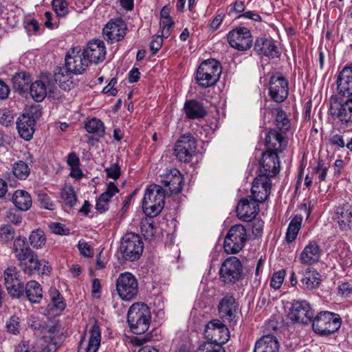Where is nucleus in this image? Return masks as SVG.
<instances>
[{"instance_id":"c756f323","label":"nucleus","mask_w":352,"mask_h":352,"mask_svg":"<svg viewBox=\"0 0 352 352\" xmlns=\"http://www.w3.org/2000/svg\"><path fill=\"white\" fill-rule=\"evenodd\" d=\"M300 283L303 289H316L321 283L320 274L316 270L309 267L303 272Z\"/></svg>"},{"instance_id":"1a4fd4ad","label":"nucleus","mask_w":352,"mask_h":352,"mask_svg":"<svg viewBox=\"0 0 352 352\" xmlns=\"http://www.w3.org/2000/svg\"><path fill=\"white\" fill-rule=\"evenodd\" d=\"M247 241V231L241 224L232 226L224 239L223 248L228 254H236L245 246Z\"/></svg>"},{"instance_id":"a211bd4d","label":"nucleus","mask_w":352,"mask_h":352,"mask_svg":"<svg viewBox=\"0 0 352 352\" xmlns=\"http://www.w3.org/2000/svg\"><path fill=\"white\" fill-rule=\"evenodd\" d=\"M271 186L270 179L265 176H257L251 188L252 199L257 204L263 202L270 194Z\"/></svg>"},{"instance_id":"7c9ffc66","label":"nucleus","mask_w":352,"mask_h":352,"mask_svg":"<svg viewBox=\"0 0 352 352\" xmlns=\"http://www.w3.org/2000/svg\"><path fill=\"white\" fill-rule=\"evenodd\" d=\"M265 146L267 151L278 153L286 147L287 142L283 133H266Z\"/></svg>"},{"instance_id":"cd10ccee","label":"nucleus","mask_w":352,"mask_h":352,"mask_svg":"<svg viewBox=\"0 0 352 352\" xmlns=\"http://www.w3.org/2000/svg\"><path fill=\"white\" fill-rule=\"evenodd\" d=\"M279 342L277 338L267 335L260 338L255 344L254 352H278Z\"/></svg>"},{"instance_id":"20e7f679","label":"nucleus","mask_w":352,"mask_h":352,"mask_svg":"<svg viewBox=\"0 0 352 352\" xmlns=\"http://www.w3.org/2000/svg\"><path fill=\"white\" fill-rule=\"evenodd\" d=\"M221 74L220 63L215 59L204 60L196 73V81L199 87L206 89L214 86Z\"/></svg>"},{"instance_id":"e433bc0d","label":"nucleus","mask_w":352,"mask_h":352,"mask_svg":"<svg viewBox=\"0 0 352 352\" xmlns=\"http://www.w3.org/2000/svg\"><path fill=\"white\" fill-rule=\"evenodd\" d=\"M275 124L279 132H287L295 129L294 123L288 118L286 112L280 108L276 109Z\"/></svg>"},{"instance_id":"f3484780","label":"nucleus","mask_w":352,"mask_h":352,"mask_svg":"<svg viewBox=\"0 0 352 352\" xmlns=\"http://www.w3.org/2000/svg\"><path fill=\"white\" fill-rule=\"evenodd\" d=\"M82 54L89 63L98 64L103 61L106 55V47L104 42L99 39L89 41L82 50Z\"/></svg>"},{"instance_id":"412c9836","label":"nucleus","mask_w":352,"mask_h":352,"mask_svg":"<svg viewBox=\"0 0 352 352\" xmlns=\"http://www.w3.org/2000/svg\"><path fill=\"white\" fill-rule=\"evenodd\" d=\"M90 337L86 342L85 334L81 336L78 351V352H96L101 341V333L99 325L95 322L89 331Z\"/></svg>"},{"instance_id":"774afa93","label":"nucleus","mask_w":352,"mask_h":352,"mask_svg":"<svg viewBox=\"0 0 352 352\" xmlns=\"http://www.w3.org/2000/svg\"><path fill=\"white\" fill-rule=\"evenodd\" d=\"M264 222L259 219H253L252 222V232L256 236H259L263 233Z\"/></svg>"},{"instance_id":"a18cd8bd","label":"nucleus","mask_w":352,"mask_h":352,"mask_svg":"<svg viewBox=\"0 0 352 352\" xmlns=\"http://www.w3.org/2000/svg\"><path fill=\"white\" fill-rule=\"evenodd\" d=\"M30 346L32 352H52L48 341L43 337L38 338L30 343Z\"/></svg>"},{"instance_id":"c85d7f7f","label":"nucleus","mask_w":352,"mask_h":352,"mask_svg":"<svg viewBox=\"0 0 352 352\" xmlns=\"http://www.w3.org/2000/svg\"><path fill=\"white\" fill-rule=\"evenodd\" d=\"M73 72L65 67H58L54 71V80L63 90H70L74 87Z\"/></svg>"},{"instance_id":"37998d69","label":"nucleus","mask_w":352,"mask_h":352,"mask_svg":"<svg viewBox=\"0 0 352 352\" xmlns=\"http://www.w3.org/2000/svg\"><path fill=\"white\" fill-rule=\"evenodd\" d=\"M175 145L185 146L190 152H196L197 143L191 133H184L177 141Z\"/></svg>"},{"instance_id":"f8f14e48","label":"nucleus","mask_w":352,"mask_h":352,"mask_svg":"<svg viewBox=\"0 0 352 352\" xmlns=\"http://www.w3.org/2000/svg\"><path fill=\"white\" fill-rule=\"evenodd\" d=\"M269 85V96L273 101L281 103L287 98L289 84L281 73L274 74L270 78Z\"/></svg>"},{"instance_id":"7ed1b4c3","label":"nucleus","mask_w":352,"mask_h":352,"mask_svg":"<svg viewBox=\"0 0 352 352\" xmlns=\"http://www.w3.org/2000/svg\"><path fill=\"white\" fill-rule=\"evenodd\" d=\"M165 203V190L159 185H151L146 190L142 209L149 217H155L162 210Z\"/></svg>"},{"instance_id":"f257e3e1","label":"nucleus","mask_w":352,"mask_h":352,"mask_svg":"<svg viewBox=\"0 0 352 352\" xmlns=\"http://www.w3.org/2000/svg\"><path fill=\"white\" fill-rule=\"evenodd\" d=\"M13 251L15 256L19 261L23 271L29 275L35 271H39L41 262L38 259L36 254L29 248L26 238L16 237L13 243Z\"/></svg>"},{"instance_id":"72a5a7b5","label":"nucleus","mask_w":352,"mask_h":352,"mask_svg":"<svg viewBox=\"0 0 352 352\" xmlns=\"http://www.w3.org/2000/svg\"><path fill=\"white\" fill-rule=\"evenodd\" d=\"M336 218L341 230H350L351 225H352V209L351 206L338 208L336 212Z\"/></svg>"},{"instance_id":"052dcab7","label":"nucleus","mask_w":352,"mask_h":352,"mask_svg":"<svg viewBox=\"0 0 352 352\" xmlns=\"http://www.w3.org/2000/svg\"><path fill=\"white\" fill-rule=\"evenodd\" d=\"M28 324L31 329L38 332L40 334H43V331H45L46 329H45L46 324L45 322H42L38 318L32 316L30 318Z\"/></svg>"},{"instance_id":"473e14b6","label":"nucleus","mask_w":352,"mask_h":352,"mask_svg":"<svg viewBox=\"0 0 352 352\" xmlns=\"http://www.w3.org/2000/svg\"><path fill=\"white\" fill-rule=\"evenodd\" d=\"M27 162L19 160L15 162L12 166V173L14 176L19 179H26L30 174V168L29 165L34 163V157L32 155L28 154L26 158Z\"/></svg>"},{"instance_id":"864d4df0","label":"nucleus","mask_w":352,"mask_h":352,"mask_svg":"<svg viewBox=\"0 0 352 352\" xmlns=\"http://www.w3.org/2000/svg\"><path fill=\"white\" fill-rule=\"evenodd\" d=\"M8 294L12 297L20 298L24 293L23 283L19 280L17 283H12L11 287L6 286Z\"/></svg>"},{"instance_id":"4c0bfd02","label":"nucleus","mask_w":352,"mask_h":352,"mask_svg":"<svg viewBox=\"0 0 352 352\" xmlns=\"http://www.w3.org/2000/svg\"><path fill=\"white\" fill-rule=\"evenodd\" d=\"M29 90L32 98L36 102L42 101L47 95L46 85L41 80L32 82Z\"/></svg>"},{"instance_id":"ea45409f","label":"nucleus","mask_w":352,"mask_h":352,"mask_svg":"<svg viewBox=\"0 0 352 352\" xmlns=\"http://www.w3.org/2000/svg\"><path fill=\"white\" fill-rule=\"evenodd\" d=\"M302 219L300 216L296 215L290 221L285 237L288 243H292L296 239L300 228Z\"/></svg>"},{"instance_id":"3c124183","label":"nucleus","mask_w":352,"mask_h":352,"mask_svg":"<svg viewBox=\"0 0 352 352\" xmlns=\"http://www.w3.org/2000/svg\"><path fill=\"white\" fill-rule=\"evenodd\" d=\"M338 260L342 267L352 265V252L348 248H342L338 252Z\"/></svg>"},{"instance_id":"e2e57ef3","label":"nucleus","mask_w":352,"mask_h":352,"mask_svg":"<svg viewBox=\"0 0 352 352\" xmlns=\"http://www.w3.org/2000/svg\"><path fill=\"white\" fill-rule=\"evenodd\" d=\"M38 200L41 207L47 210H53L54 204L50 197L46 193H40L38 196Z\"/></svg>"},{"instance_id":"9b49d317","label":"nucleus","mask_w":352,"mask_h":352,"mask_svg":"<svg viewBox=\"0 0 352 352\" xmlns=\"http://www.w3.org/2000/svg\"><path fill=\"white\" fill-rule=\"evenodd\" d=\"M204 335L206 342H213L215 344H225L230 338V332L226 326L219 320L210 321L205 327Z\"/></svg>"},{"instance_id":"a878e982","label":"nucleus","mask_w":352,"mask_h":352,"mask_svg":"<svg viewBox=\"0 0 352 352\" xmlns=\"http://www.w3.org/2000/svg\"><path fill=\"white\" fill-rule=\"evenodd\" d=\"M184 111L188 119L203 118L207 115L204 104L197 100H187L184 105Z\"/></svg>"},{"instance_id":"c9c22d12","label":"nucleus","mask_w":352,"mask_h":352,"mask_svg":"<svg viewBox=\"0 0 352 352\" xmlns=\"http://www.w3.org/2000/svg\"><path fill=\"white\" fill-rule=\"evenodd\" d=\"M25 292L26 296L31 302L39 303L43 298V290L41 285L35 280H30L27 283Z\"/></svg>"},{"instance_id":"6ab92c4d","label":"nucleus","mask_w":352,"mask_h":352,"mask_svg":"<svg viewBox=\"0 0 352 352\" xmlns=\"http://www.w3.org/2000/svg\"><path fill=\"white\" fill-rule=\"evenodd\" d=\"M161 183L164 187L168 188V195L179 193L182 190L183 176L177 168L167 170L166 173L161 176Z\"/></svg>"},{"instance_id":"dca6fc26","label":"nucleus","mask_w":352,"mask_h":352,"mask_svg":"<svg viewBox=\"0 0 352 352\" xmlns=\"http://www.w3.org/2000/svg\"><path fill=\"white\" fill-rule=\"evenodd\" d=\"M260 174L258 176H265L270 179L279 173L280 162L278 153L267 151L262 155L260 160Z\"/></svg>"},{"instance_id":"423d86ee","label":"nucleus","mask_w":352,"mask_h":352,"mask_svg":"<svg viewBox=\"0 0 352 352\" xmlns=\"http://www.w3.org/2000/svg\"><path fill=\"white\" fill-rule=\"evenodd\" d=\"M144 243L140 236L134 232L125 234L120 241V251L125 261L133 262L140 258Z\"/></svg>"},{"instance_id":"de8ad7c7","label":"nucleus","mask_w":352,"mask_h":352,"mask_svg":"<svg viewBox=\"0 0 352 352\" xmlns=\"http://www.w3.org/2000/svg\"><path fill=\"white\" fill-rule=\"evenodd\" d=\"M49 292L52 305L57 310L62 311L65 309L66 307V303L63 300V297L61 296L59 291L54 287H51Z\"/></svg>"},{"instance_id":"58836bf2","label":"nucleus","mask_w":352,"mask_h":352,"mask_svg":"<svg viewBox=\"0 0 352 352\" xmlns=\"http://www.w3.org/2000/svg\"><path fill=\"white\" fill-rule=\"evenodd\" d=\"M35 120L28 114H23L18 118L16 122V127L18 132H29L32 131L34 132Z\"/></svg>"},{"instance_id":"49530a36","label":"nucleus","mask_w":352,"mask_h":352,"mask_svg":"<svg viewBox=\"0 0 352 352\" xmlns=\"http://www.w3.org/2000/svg\"><path fill=\"white\" fill-rule=\"evenodd\" d=\"M61 198L65 205L73 207L77 201L74 189L72 186H66L61 191Z\"/></svg>"},{"instance_id":"4468645a","label":"nucleus","mask_w":352,"mask_h":352,"mask_svg":"<svg viewBox=\"0 0 352 352\" xmlns=\"http://www.w3.org/2000/svg\"><path fill=\"white\" fill-rule=\"evenodd\" d=\"M126 25L120 18L110 20L104 27L102 34L104 40L110 43L121 41L126 35Z\"/></svg>"},{"instance_id":"c03bdc74","label":"nucleus","mask_w":352,"mask_h":352,"mask_svg":"<svg viewBox=\"0 0 352 352\" xmlns=\"http://www.w3.org/2000/svg\"><path fill=\"white\" fill-rule=\"evenodd\" d=\"M20 272L15 266H10L6 268L3 272L4 284L6 286L11 287L12 283H17L20 280Z\"/></svg>"},{"instance_id":"9d476101","label":"nucleus","mask_w":352,"mask_h":352,"mask_svg":"<svg viewBox=\"0 0 352 352\" xmlns=\"http://www.w3.org/2000/svg\"><path fill=\"white\" fill-rule=\"evenodd\" d=\"M314 310L305 300H294L287 314V318L293 323L307 325L311 323L314 316Z\"/></svg>"},{"instance_id":"6e6552de","label":"nucleus","mask_w":352,"mask_h":352,"mask_svg":"<svg viewBox=\"0 0 352 352\" xmlns=\"http://www.w3.org/2000/svg\"><path fill=\"white\" fill-rule=\"evenodd\" d=\"M116 287L118 296L124 301L133 300L138 294V281L131 272L121 273L116 280Z\"/></svg>"},{"instance_id":"aec40b11","label":"nucleus","mask_w":352,"mask_h":352,"mask_svg":"<svg viewBox=\"0 0 352 352\" xmlns=\"http://www.w3.org/2000/svg\"><path fill=\"white\" fill-rule=\"evenodd\" d=\"M238 304L232 296H226L219 302L218 305L219 314L223 321L236 323Z\"/></svg>"},{"instance_id":"bb28decb","label":"nucleus","mask_w":352,"mask_h":352,"mask_svg":"<svg viewBox=\"0 0 352 352\" xmlns=\"http://www.w3.org/2000/svg\"><path fill=\"white\" fill-rule=\"evenodd\" d=\"M331 114L336 116L342 122H352V98L347 100L344 103L340 104L339 107L331 105Z\"/></svg>"},{"instance_id":"8fccbe9b","label":"nucleus","mask_w":352,"mask_h":352,"mask_svg":"<svg viewBox=\"0 0 352 352\" xmlns=\"http://www.w3.org/2000/svg\"><path fill=\"white\" fill-rule=\"evenodd\" d=\"M53 9L58 16H65L68 13V3L65 0H52Z\"/></svg>"},{"instance_id":"69168bd1","label":"nucleus","mask_w":352,"mask_h":352,"mask_svg":"<svg viewBox=\"0 0 352 352\" xmlns=\"http://www.w3.org/2000/svg\"><path fill=\"white\" fill-rule=\"evenodd\" d=\"M50 228L53 233L56 234L67 235L69 234V230L60 223H52L50 225Z\"/></svg>"},{"instance_id":"4be33fe9","label":"nucleus","mask_w":352,"mask_h":352,"mask_svg":"<svg viewBox=\"0 0 352 352\" xmlns=\"http://www.w3.org/2000/svg\"><path fill=\"white\" fill-rule=\"evenodd\" d=\"M258 210V205L252 199L243 198L236 206L237 217L243 221H250L255 218Z\"/></svg>"},{"instance_id":"f704fd0d","label":"nucleus","mask_w":352,"mask_h":352,"mask_svg":"<svg viewBox=\"0 0 352 352\" xmlns=\"http://www.w3.org/2000/svg\"><path fill=\"white\" fill-rule=\"evenodd\" d=\"M14 206L21 211H27L32 206V201L30 195L25 190H17L12 197Z\"/></svg>"},{"instance_id":"b1692460","label":"nucleus","mask_w":352,"mask_h":352,"mask_svg":"<svg viewBox=\"0 0 352 352\" xmlns=\"http://www.w3.org/2000/svg\"><path fill=\"white\" fill-rule=\"evenodd\" d=\"M254 49L259 55L271 58L278 56V48L271 38L260 37L256 38Z\"/></svg>"},{"instance_id":"2eb2a0df","label":"nucleus","mask_w":352,"mask_h":352,"mask_svg":"<svg viewBox=\"0 0 352 352\" xmlns=\"http://www.w3.org/2000/svg\"><path fill=\"white\" fill-rule=\"evenodd\" d=\"M87 60L83 57L82 51L78 47L70 49L65 56V67L74 74H81L88 66Z\"/></svg>"},{"instance_id":"09e8293b","label":"nucleus","mask_w":352,"mask_h":352,"mask_svg":"<svg viewBox=\"0 0 352 352\" xmlns=\"http://www.w3.org/2000/svg\"><path fill=\"white\" fill-rule=\"evenodd\" d=\"M85 128L87 132H104V123L96 118H92L87 120Z\"/></svg>"},{"instance_id":"39448f33","label":"nucleus","mask_w":352,"mask_h":352,"mask_svg":"<svg viewBox=\"0 0 352 352\" xmlns=\"http://www.w3.org/2000/svg\"><path fill=\"white\" fill-rule=\"evenodd\" d=\"M311 323L313 331L322 336H329L338 331L340 328L342 320L340 316L333 312L322 311L314 316Z\"/></svg>"},{"instance_id":"393cba45","label":"nucleus","mask_w":352,"mask_h":352,"mask_svg":"<svg viewBox=\"0 0 352 352\" xmlns=\"http://www.w3.org/2000/svg\"><path fill=\"white\" fill-rule=\"evenodd\" d=\"M321 255L319 245L316 241L309 242L303 249L299 261L303 265H311L318 262Z\"/></svg>"},{"instance_id":"0eeeda50","label":"nucleus","mask_w":352,"mask_h":352,"mask_svg":"<svg viewBox=\"0 0 352 352\" xmlns=\"http://www.w3.org/2000/svg\"><path fill=\"white\" fill-rule=\"evenodd\" d=\"M219 280L225 285H233L243 279V267L241 261L236 256H230L221 263Z\"/></svg>"},{"instance_id":"4d7b16f0","label":"nucleus","mask_w":352,"mask_h":352,"mask_svg":"<svg viewBox=\"0 0 352 352\" xmlns=\"http://www.w3.org/2000/svg\"><path fill=\"white\" fill-rule=\"evenodd\" d=\"M15 236L14 229L9 226L5 225L0 228V238L4 242L12 241Z\"/></svg>"},{"instance_id":"79ce46f5","label":"nucleus","mask_w":352,"mask_h":352,"mask_svg":"<svg viewBox=\"0 0 352 352\" xmlns=\"http://www.w3.org/2000/svg\"><path fill=\"white\" fill-rule=\"evenodd\" d=\"M30 245L34 248H41L45 244L46 239L43 230L37 229L32 232L29 236Z\"/></svg>"},{"instance_id":"a19ab883","label":"nucleus","mask_w":352,"mask_h":352,"mask_svg":"<svg viewBox=\"0 0 352 352\" xmlns=\"http://www.w3.org/2000/svg\"><path fill=\"white\" fill-rule=\"evenodd\" d=\"M195 154V153L190 152L185 146L175 145L173 155L181 162L189 163Z\"/></svg>"},{"instance_id":"2f4dec72","label":"nucleus","mask_w":352,"mask_h":352,"mask_svg":"<svg viewBox=\"0 0 352 352\" xmlns=\"http://www.w3.org/2000/svg\"><path fill=\"white\" fill-rule=\"evenodd\" d=\"M14 89L20 93H25L30 89L32 77L29 72H19L16 73L12 78Z\"/></svg>"},{"instance_id":"0e129e2a","label":"nucleus","mask_w":352,"mask_h":352,"mask_svg":"<svg viewBox=\"0 0 352 352\" xmlns=\"http://www.w3.org/2000/svg\"><path fill=\"white\" fill-rule=\"evenodd\" d=\"M174 25L172 19H163L160 20V26L162 28V35L164 38H168L170 34V29Z\"/></svg>"},{"instance_id":"ddd939ff","label":"nucleus","mask_w":352,"mask_h":352,"mask_svg":"<svg viewBox=\"0 0 352 352\" xmlns=\"http://www.w3.org/2000/svg\"><path fill=\"white\" fill-rule=\"evenodd\" d=\"M227 40L230 46L239 51H246L252 45V36L245 27H238L230 31Z\"/></svg>"},{"instance_id":"bf43d9fd","label":"nucleus","mask_w":352,"mask_h":352,"mask_svg":"<svg viewBox=\"0 0 352 352\" xmlns=\"http://www.w3.org/2000/svg\"><path fill=\"white\" fill-rule=\"evenodd\" d=\"M141 231L143 235L146 238H152L155 233V226L154 222H148L147 220L142 221Z\"/></svg>"},{"instance_id":"5701e85b","label":"nucleus","mask_w":352,"mask_h":352,"mask_svg":"<svg viewBox=\"0 0 352 352\" xmlns=\"http://www.w3.org/2000/svg\"><path fill=\"white\" fill-rule=\"evenodd\" d=\"M337 88L340 95L346 97L352 96V67H345L337 78Z\"/></svg>"},{"instance_id":"13d9d810","label":"nucleus","mask_w":352,"mask_h":352,"mask_svg":"<svg viewBox=\"0 0 352 352\" xmlns=\"http://www.w3.org/2000/svg\"><path fill=\"white\" fill-rule=\"evenodd\" d=\"M197 352H225V350L220 344H215L213 342H204L199 346Z\"/></svg>"},{"instance_id":"338daca9","label":"nucleus","mask_w":352,"mask_h":352,"mask_svg":"<svg viewBox=\"0 0 352 352\" xmlns=\"http://www.w3.org/2000/svg\"><path fill=\"white\" fill-rule=\"evenodd\" d=\"M105 172L108 177L116 180L120 175V168L117 164H111L109 167L105 168Z\"/></svg>"},{"instance_id":"5fc2aeb1","label":"nucleus","mask_w":352,"mask_h":352,"mask_svg":"<svg viewBox=\"0 0 352 352\" xmlns=\"http://www.w3.org/2000/svg\"><path fill=\"white\" fill-rule=\"evenodd\" d=\"M45 327L46 329L43 331L42 337L45 339L49 338L50 340H52L60 332L61 325L58 322H56L50 325L46 323Z\"/></svg>"},{"instance_id":"6e6d98bb","label":"nucleus","mask_w":352,"mask_h":352,"mask_svg":"<svg viewBox=\"0 0 352 352\" xmlns=\"http://www.w3.org/2000/svg\"><path fill=\"white\" fill-rule=\"evenodd\" d=\"M285 276V271L284 270L274 272L271 278L270 286L274 289H279L283 283Z\"/></svg>"},{"instance_id":"680f3d73","label":"nucleus","mask_w":352,"mask_h":352,"mask_svg":"<svg viewBox=\"0 0 352 352\" xmlns=\"http://www.w3.org/2000/svg\"><path fill=\"white\" fill-rule=\"evenodd\" d=\"M20 327L19 318L16 316H11L9 321L6 323L8 331L13 334L19 333Z\"/></svg>"},{"instance_id":"603ef678","label":"nucleus","mask_w":352,"mask_h":352,"mask_svg":"<svg viewBox=\"0 0 352 352\" xmlns=\"http://www.w3.org/2000/svg\"><path fill=\"white\" fill-rule=\"evenodd\" d=\"M119 192L118 187L113 182H109L107 185V190L102 193L98 197L100 201L109 203L111 198Z\"/></svg>"},{"instance_id":"f03ea898","label":"nucleus","mask_w":352,"mask_h":352,"mask_svg":"<svg viewBox=\"0 0 352 352\" xmlns=\"http://www.w3.org/2000/svg\"><path fill=\"white\" fill-rule=\"evenodd\" d=\"M151 318L149 307L144 303H134L128 311L127 322L131 331L135 334L140 335L147 331Z\"/></svg>"}]
</instances>
